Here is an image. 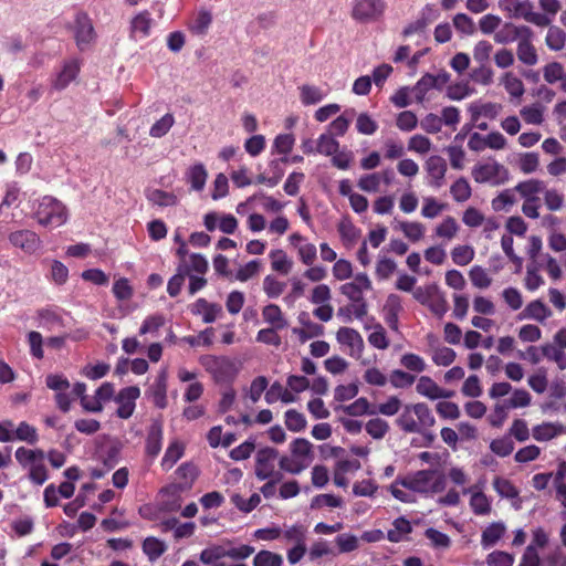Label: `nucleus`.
I'll return each mask as SVG.
<instances>
[{"label": "nucleus", "instance_id": "f257e3e1", "mask_svg": "<svg viewBox=\"0 0 566 566\" xmlns=\"http://www.w3.org/2000/svg\"><path fill=\"white\" fill-rule=\"evenodd\" d=\"M34 218L43 227L57 228L69 218L66 206L52 196H44L38 205Z\"/></svg>", "mask_w": 566, "mask_h": 566}, {"label": "nucleus", "instance_id": "f03ea898", "mask_svg": "<svg viewBox=\"0 0 566 566\" xmlns=\"http://www.w3.org/2000/svg\"><path fill=\"white\" fill-rule=\"evenodd\" d=\"M199 361L217 381L232 380L238 373L235 364L226 356L203 355Z\"/></svg>", "mask_w": 566, "mask_h": 566}, {"label": "nucleus", "instance_id": "7ed1b4c3", "mask_svg": "<svg viewBox=\"0 0 566 566\" xmlns=\"http://www.w3.org/2000/svg\"><path fill=\"white\" fill-rule=\"evenodd\" d=\"M472 177L479 184L500 186L509 181L510 171L502 164L493 161L474 166Z\"/></svg>", "mask_w": 566, "mask_h": 566}, {"label": "nucleus", "instance_id": "20e7f679", "mask_svg": "<svg viewBox=\"0 0 566 566\" xmlns=\"http://www.w3.org/2000/svg\"><path fill=\"white\" fill-rule=\"evenodd\" d=\"M386 10L384 0H357L352 10V17L358 22L368 23L380 19Z\"/></svg>", "mask_w": 566, "mask_h": 566}, {"label": "nucleus", "instance_id": "39448f33", "mask_svg": "<svg viewBox=\"0 0 566 566\" xmlns=\"http://www.w3.org/2000/svg\"><path fill=\"white\" fill-rule=\"evenodd\" d=\"M279 458V451L274 448L265 447L258 450L255 455V476L261 480H268L274 474L275 461Z\"/></svg>", "mask_w": 566, "mask_h": 566}, {"label": "nucleus", "instance_id": "423d86ee", "mask_svg": "<svg viewBox=\"0 0 566 566\" xmlns=\"http://www.w3.org/2000/svg\"><path fill=\"white\" fill-rule=\"evenodd\" d=\"M75 41L81 51L86 50L95 40V31L86 13L80 12L75 18Z\"/></svg>", "mask_w": 566, "mask_h": 566}, {"label": "nucleus", "instance_id": "0eeeda50", "mask_svg": "<svg viewBox=\"0 0 566 566\" xmlns=\"http://www.w3.org/2000/svg\"><path fill=\"white\" fill-rule=\"evenodd\" d=\"M10 243L27 254H33L42 244L40 237L31 230H18L9 234Z\"/></svg>", "mask_w": 566, "mask_h": 566}, {"label": "nucleus", "instance_id": "6e6552de", "mask_svg": "<svg viewBox=\"0 0 566 566\" xmlns=\"http://www.w3.org/2000/svg\"><path fill=\"white\" fill-rule=\"evenodd\" d=\"M436 471L433 470H420L412 475L398 478L396 480V483L413 492L428 493L429 483L432 481Z\"/></svg>", "mask_w": 566, "mask_h": 566}, {"label": "nucleus", "instance_id": "1a4fd4ad", "mask_svg": "<svg viewBox=\"0 0 566 566\" xmlns=\"http://www.w3.org/2000/svg\"><path fill=\"white\" fill-rule=\"evenodd\" d=\"M426 169L430 177V185L434 188H441L444 185L448 169L446 159L438 155L430 156L426 161Z\"/></svg>", "mask_w": 566, "mask_h": 566}, {"label": "nucleus", "instance_id": "9d476101", "mask_svg": "<svg viewBox=\"0 0 566 566\" xmlns=\"http://www.w3.org/2000/svg\"><path fill=\"white\" fill-rule=\"evenodd\" d=\"M290 451L297 463L305 465V469H307L314 460L313 444L304 438L294 439L290 444Z\"/></svg>", "mask_w": 566, "mask_h": 566}, {"label": "nucleus", "instance_id": "9b49d317", "mask_svg": "<svg viewBox=\"0 0 566 566\" xmlns=\"http://www.w3.org/2000/svg\"><path fill=\"white\" fill-rule=\"evenodd\" d=\"M336 338L338 343L349 347L352 356H360L364 349V340L357 331L350 327H340L337 331Z\"/></svg>", "mask_w": 566, "mask_h": 566}, {"label": "nucleus", "instance_id": "f8f14e48", "mask_svg": "<svg viewBox=\"0 0 566 566\" xmlns=\"http://www.w3.org/2000/svg\"><path fill=\"white\" fill-rule=\"evenodd\" d=\"M524 35L531 38L532 30L528 27H516L512 23H506L500 31L495 32L494 41L499 44H507L522 39Z\"/></svg>", "mask_w": 566, "mask_h": 566}, {"label": "nucleus", "instance_id": "ddd939ff", "mask_svg": "<svg viewBox=\"0 0 566 566\" xmlns=\"http://www.w3.org/2000/svg\"><path fill=\"white\" fill-rule=\"evenodd\" d=\"M161 440H163V422L160 419H154L148 429L147 439H146V453L147 455L155 458L159 454L161 450Z\"/></svg>", "mask_w": 566, "mask_h": 566}, {"label": "nucleus", "instance_id": "4468645a", "mask_svg": "<svg viewBox=\"0 0 566 566\" xmlns=\"http://www.w3.org/2000/svg\"><path fill=\"white\" fill-rule=\"evenodd\" d=\"M78 72L80 63L77 60L65 62L62 71L57 74L52 84L53 87L59 91L64 90L73 80L76 78Z\"/></svg>", "mask_w": 566, "mask_h": 566}, {"label": "nucleus", "instance_id": "2eb2a0df", "mask_svg": "<svg viewBox=\"0 0 566 566\" xmlns=\"http://www.w3.org/2000/svg\"><path fill=\"white\" fill-rule=\"evenodd\" d=\"M499 4L514 18H523L525 21L533 9L530 0H500Z\"/></svg>", "mask_w": 566, "mask_h": 566}, {"label": "nucleus", "instance_id": "dca6fc26", "mask_svg": "<svg viewBox=\"0 0 566 566\" xmlns=\"http://www.w3.org/2000/svg\"><path fill=\"white\" fill-rule=\"evenodd\" d=\"M517 59L525 65L533 66L537 63L538 56L535 46L531 42V38L524 35L516 50Z\"/></svg>", "mask_w": 566, "mask_h": 566}, {"label": "nucleus", "instance_id": "f3484780", "mask_svg": "<svg viewBox=\"0 0 566 566\" xmlns=\"http://www.w3.org/2000/svg\"><path fill=\"white\" fill-rule=\"evenodd\" d=\"M212 23V14L206 9H200L188 23V29L196 35H205Z\"/></svg>", "mask_w": 566, "mask_h": 566}, {"label": "nucleus", "instance_id": "a211bd4d", "mask_svg": "<svg viewBox=\"0 0 566 566\" xmlns=\"http://www.w3.org/2000/svg\"><path fill=\"white\" fill-rule=\"evenodd\" d=\"M396 424L406 433H421L411 405H406L402 412L396 419Z\"/></svg>", "mask_w": 566, "mask_h": 566}, {"label": "nucleus", "instance_id": "6ab92c4d", "mask_svg": "<svg viewBox=\"0 0 566 566\" xmlns=\"http://www.w3.org/2000/svg\"><path fill=\"white\" fill-rule=\"evenodd\" d=\"M195 314H202L205 323H213L218 315L222 313V307L217 303H209L205 298H199L193 305Z\"/></svg>", "mask_w": 566, "mask_h": 566}, {"label": "nucleus", "instance_id": "aec40b11", "mask_svg": "<svg viewBox=\"0 0 566 566\" xmlns=\"http://www.w3.org/2000/svg\"><path fill=\"white\" fill-rule=\"evenodd\" d=\"M14 457L22 468L29 469L36 461H44L45 453L41 449H27L24 447H20L15 450Z\"/></svg>", "mask_w": 566, "mask_h": 566}, {"label": "nucleus", "instance_id": "412c9836", "mask_svg": "<svg viewBox=\"0 0 566 566\" xmlns=\"http://www.w3.org/2000/svg\"><path fill=\"white\" fill-rule=\"evenodd\" d=\"M262 316L264 322L270 324L272 328L283 329L287 326V321L284 318L283 313L279 305L269 304L263 307Z\"/></svg>", "mask_w": 566, "mask_h": 566}, {"label": "nucleus", "instance_id": "4be33fe9", "mask_svg": "<svg viewBox=\"0 0 566 566\" xmlns=\"http://www.w3.org/2000/svg\"><path fill=\"white\" fill-rule=\"evenodd\" d=\"M394 528L387 532V538L391 543H399L406 538L412 532L410 522L403 516L397 517L392 522Z\"/></svg>", "mask_w": 566, "mask_h": 566}, {"label": "nucleus", "instance_id": "5701e85b", "mask_svg": "<svg viewBox=\"0 0 566 566\" xmlns=\"http://www.w3.org/2000/svg\"><path fill=\"white\" fill-rule=\"evenodd\" d=\"M545 182L539 179H530L518 182L514 190L517 191L522 198H537L536 195L545 190Z\"/></svg>", "mask_w": 566, "mask_h": 566}, {"label": "nucleus", "instance_id": "b1692460", "mask_svg": "<svg viewBox=\"0 0 566 566\" xmlns=\"http://www.w3.org/2000/svg\"><path fill=\"white\" fill-rule=\"evenodd\" d=\"M411 408L417 418V422L420 424L421 434H424L426 429L434 426L436 419L430 408L423 402L413 403Z\"/></svg>", "mask_w": 566, "mask_h": 566}, {"label": "nucleus", "instance_id": "393cba45", "mask_svg": "<svg viewBox=\"0 0 566 566\" xmlns=\"http://www.w3.org/2000/svg\"><path fill=\"white\" fill-rule=\"evenodd\" d=\"M505 530V525L502 522H494L490 524L482 533V546L488 548L495 545L497 541L504 535Z\"/></svg>", "mask_w": 566, "mask_h": 566}, {"label": "nucleus", "instance_id": "a878e982", "mask_svg": "<svg viewBox=\"0 0 566 566\" xmlns=\"http://www.w3.org/2000/svg\"><path fill=\"white\" fill-rule=\"evenodd\" d=\"M551 315V310L541 300L532 301L523 311L524 317L533 318L538 322H544Z\"/></svg>", "mask_w": 566, "mask_h": 566}, {"label": "nucleus", "instance_id": "bb28decb", "mask_svg": "<svg viewBox=\"0 0 566 566\" xmlns=\"http://www.w3.org/2000/svg\"><path fill=\"white\" fill-rule=\"evenodd\" d=\"M501 83L504 85L506 92L514 98H520L525 93V87L523 82L515 76L512 72H506L502 78Z\"/></svg>", "mask_w": 566, "mask_h": 566}, {"label": "nucleus", "instance_id": "cd10ccee", "mask_svg": "<svg viewBox=\"0 0 566 566\" xmlns=\"http://www.w3.org/2000/svg\"><path fill=\"white\" fill-rule=\"evenodd\" d=\"M153 19L148 11H143L135 15L130 21V33L140 32L144 36H148L150 33Z\"/></svg>", "mask_w": 566, "mask_h": 566}, {"label": "nucleus", "instance_id": "c85d7f7f", "mask_svg": "<svg viewBox=\"0 0 566 566\" xmlns=\"http://www.w3.org/2000/svg\"><path fill=\"white\" fill-rule=\"evenodd\" d=\"M436 90L433 74L426 73L411 88L418 103H423L426 95L430 90Z\"/></svg>", "mask_w": 566, "mask_h": 566}, {"label": "nucleus", "instance_id": "c756f323", "mask_svg": "<svg viewBox=\"0 0 566 566\" xmlns=\"http://www.w3.org/2000/svg\"><path fill=\"white\" fill-rule=\"evenodd\" d=\"M208 174L202 164L193 165L187 172V178L193 190L200 191L206 185Z\"/></svg>", "mask_w": 566, "mask_h": 566}, {"label": "nucleus", "instance_id": "7c9ffc66", "mask_svg": "<svg viewBox=\"0 0 566 566\" xmlns=\"http://www.w3.org/2000/svg\"><path fill=\"white\" fill-rule=\"evenodd\" d=\"M397 229L401 230L406 238H408L412 242H417L422 239L424 234V226L420 222H408L400 221L396 226Z\"/></svg>", "mask_w": 566, "mask_h": 566}, {"label": "nucleus", "instance_id": "2f4dec72", "mask_svg": "<svg viewBox=\"0 0 566 566\" xmlns=\"http://www.w3.org/2000/svg\"><path fill=\"white\" fill-rule=\"evenodd\" d=\"M167 381L165 373H161L153 388V401L156 407L164 409L167 406Z\"/></svg>", "mask_w": 566, "mask_h": 566}, {"label": "nucleus", "instance_id": "473e14b6", "mask_svg": "<svg viewBox=\"0 0 566 566\" xmlns=\"http://www.w3.org/2000/svg\"><path fill=\"white\" fill-rule=\"evenodd\" d=\"M143 551L148 556L149 560H156L166 551V545L163 541L156 537H147L143 542Z\"/></svg>", "mask_w": 566, "mask_h": 566}, {"label": "nucleus", "instance_id": "72a5a7b5", "mask_svg": "<svg viewBox=\"0 0 566 566\" xmlns=\"http://www.w3.org/2000/svg\"><path fill=\"white\" fill-rule=\"evenodd\" d=\"M272 269L282 274H287L292 270L293 262L287 258L283 250H273L270 253Z\"/></svg>", "mask_w": 566, "mask_h": 566}, {"label": "nucleus", "instance_id": "f704fd0d", "mask_svg": "<svg viewBox=\"0 0 566 566\" xmlns=\"http://www.w3.org/2000/svg\"><path fill=\"white\" fill-rule=\"evenodd\" d=\"M342 408L348 416H352V417L376 413V409H371L369 401L364 397H360L357 400H355L353 403L342 407Z\"/></svg>", "mask_w": 566, "mask_h": 566}, {"label": "nucleus", "instance_id": "c9c22d12", "mask_svg": "<svg viewBox=\"0 0 566 566\" xmlns=\"http://www.w3.org/2000/svg\"><path fill=\"white\" fill-rule=\"evenodd\" d=\"M224 557H228V548L221 545L209 546L200 554V560L206 565L214 564Z\"/></svg>", "mask_w": 566, "mask_h": 566}, {"label": "nucleus", "instance_id": "e433bc0d", "mask_svg": "<svg viewBox=\"0 0 566 566\" xmlns=\"http://www.w3.org/2000/svg\"><path fill=\"white\" fill-rule=\"evenodd\" d=\"M566 41V33L558 27H551L546 34V45L553 51H560Z\"/></svg>", "mask_w": 566, "mask_h": 566}, {"label": "nucleus", "instance_id": "4c0bfd02", "mask_svg": "<svg viewBox=\"0 0 566 566\" xmlns=\"http://www.w3.org/2000/svg\"><path fill=\"white\" fill-rule=\"evenodd\" d=\"M562 349L553 344H545L541 347L543 356L555 361L558 368L564 370L566 368V354Z\"/></svg>", "mask_w": 566, "mask_h": 566}, {"label": "nucleus", "instance_id": "58836bf2", "mask_svg": "<svg viewBox=\"0 0 566 566\" xmlns=\"http://www.w3.org/2000/svg\"><path fill=\"white\" fill-rule=\"evenodd\" d=\"M459 230V226L453 217H446L443 221L437 226L436 235L447 240L453 239Z\"/></svg>", "mask_w": 566, "mask_h": 566}, {"label": "nucleus", "instance_id": "ea45409f", "mask_svg": "<svg viewBox=\"0 0 566 566\" xmlns=\"http://www.w3.org/2000/svg\"><path fill=\"white\" fill-rule=\"evenodd\" d=\"M147 199L159 207L174 206L177 202V197L171 192H166L160 189H154L147 192Z\"/></svg>", "mask_w": 566, "mask_h": 566}, {"label": "nucleus", "instance_id": "a19ab883", "mask_svg": "<svg viewBox=\"0 0 566 566\" xmlns=\"http://www.w3.org/2000/svg\"><path fill=\"white\" fill-rule=\"evenodd\" d=\"M339 144L331 134H323L316 142V153L325 156H332L337 153Z\"/></svg>", "mask_w": 566, "mask_h": 566}, {"label": "nucleus", "instance_id": "79ce46f5", "mask_svg": "<svg viewBox=\"0 0 566 566\" xmlns=\"http://www.w3.org/2000/svg\"><path fill=\"white\" fill-rule=\"evenodd\" d=\"M439 386L428 376H421L417 382L416 390L419 395L436 400Z\"/></svg>", "mask_w": 566, "mask_h": 566}, {"label": "nucleus", "instance_id": "37998d69", "mask_svg": "<svg viewBox=\"0 0 566 566\" xmlns=\"http://www.w3.org/2000/svg\"><path fill=\"white\" fill-rule=\"evenodd\" d=\"M365 429L370 437L379 440L389 431V424L381 418H374L366 423Z\"/></svg>", "mask_w": 566, "mask_h": 566}, {"label": "nucleus", "instance_id": "c03bdc74", "mask_svg": "<svg viewBox=\"0 0 566 566\" xmlns=\"http://www.w3.org/2000/svg\"><path fill=\"white\" fill-rule=\"evenodd\" d=\"M306 419L303 413L295 409H290L285 412V426L293 432H300L306 427Z\"/></svg>", "mask_w": 566, "mask_h": 566}, {"label": "nucleus", "instance_id": "a18cd8bd", "mask_svg": "<svg viewBox=\"0 0 566 566\" xmlns=\"http://www.w3.org/2000/svg\"><path fill=\"white\" fill-rule=\"evenodd\" d=\"M282 556L270 551H260L253 559V566H282Z\"/></svg>", "mask_w": 566, "mask_h": 566}, {"label": "nucleus", "instance_id": "49530a36", "mask_svg": "<svg viewBox=\"0 0 566 566\" xmlns=\"http://www.w3.org/2000/svg\"><path fill=\"white\" fill-rule=\"evenodd\" d=\"M453 199L458 202H464L471 197V187L463 177L459 178L450 188Z\"/></svg>", "mask_w": 566, "mask_h": 566}, {"label": "nucleus", "instance_id": "de8ad7c7", "mask_svg": "<svg viewBox=\"0 0 566 566\" xmlns=\"http://www.w3.org/2000/svg\"><path fill=\"white\" fill-rule=\"evenodd\" d=\"M452 261L461 266L469 264L474 258V250L470 245H457L451 251Z\"/></svg>", "mask_w": 566, "mask_h": 566}, {"label": "nucleus", "instance_id": "09e8293b", "mask_svg": "<svg viewBox=\"0 0 566 566\" xmlns=\"http://www.w3.org/2000/svg\"><path fill=\"white\" fill-rule=\"evenodd\" d=\"M14 439L35 444L39 440L36 429L27 422H21L13 433Z\"/></svg>", "mask_w": 566, "mask_h": 566}, {"label": "nucleus", "instance_id": "8fccbe9b", "mask_svg": "<svg viewBox=\"0 0 566 566\" xmlns=\"http://www.w3.org/2000/svg\"><path fill=\"white\" fill-rule=\"evenodd\" d=\"M40 326L51 331L56 326H63L62 317L54 311L41 310L38 313Z\"/></svg>", "mask_w": 566, "mask_h": 566}, {"label": "nucleus", "instance_id": "3c124183", "mask_svg": "<svg viewBox=\"0 0 566 566\" xmlns=\"http://www.w3.org/2000/svg\"><path fill=\"white\" fill-rule=\"evenodd\" d=\"M300 92L301 102L304 105L317 104L323 99V94L316 86L305 84L300 87Z\"/></svg>", "mask_w": 566, "mask_h": 566}, {"label": "nucleus", "instance_id": "603ef678", "mask_svg": "<svg viewBox=\"0 0 566 566\" xmlns=\"http://www.w3.org/2000/svg\"><path fill=\"white\" fill-rule=\"evenodd\" d=\"M286 284L277 281L272 275H266L263 280V291L270 298L279 297L285 290Z\"/></svg>", "mask_w": 566, "mask_h": 566}, {"label": "nucleus", "instance_id": "864d4df0", "mask_svg": "<svg viewBox=\"0 0 566 566\" xmlns=\"http://www.w3.org/2000/svg\"><path fill=\"white\" fill-rule=\"evenodd\" d=\"M470 505L476 515H486L491 512V504L486 495L482 492L472 494Z\"/></svg>", "mask_w": 566, "mask_h": 566}, {"label": "nucleus", "instance_id": "5fc2aeb1", "mask_svg": "<svg viewBox=\"0 0 566 566\" xmlns=\"http://www.w3.org/2000/svg\"><path fill=\"white\" fill-rule=\"evenodd\" d=\"M231 502L242 512L249 513L254 510L261 502L258 493H253L249 500L243 499L240 494H233Z\"/></svg>", "mask_w": 566, "mask_h": 566}, {"label": "nucleus", "instance_id": "6e6d98bb", "mask_svg": "<svg viewBox=\"0 0 566 566\" xmlns=\"http://www.w3.org/2000/svg\"><path fill=\"white\" fill-rule=\"evenodd\" d=\"M564 73H565L564 66L559 62H551V63L546 64L543 69L544 80L548 84H554L558 81L560 82Z\"/></svg>", "mask_w": 566, "mask_h": 566}, {"label": "nucleus", "instance_id": "4d7b16f0", "mask_svg": "<svg viewBox=\"0 0 566 566\" xmlns=\"http://www.w3.org/2000/svg\"><path fill=\"white\" fill-rule=\"evenodd\" d=\"M472 284L479 289H486L491 285L492 279L488 272L479 265L473 266L469 273Z\"/></svg>", "mask_w": 566, "mask_h": 566}, {"label": "nucleus", "instance_id": "13d9d810", "mask_svg": "<svg viewBox=\"0 0 566 566\" xmlns=\"http://www.w3.org/2000/svg\"><path fill=\"white\" fill-rule=\"evenodd\" d=\"M174 122L175 119L171 114L164 115L151 126L149 130L150 136L156 138L165 136L172 127Z\"/></svg>", "mask_w": 566, "mask_h": 566}, {"label": "nucleus", "instance_id": "bf43d9fd", "mask_svg": "<svg viewBox=\"0 0 566 566\" xmlns=\"http://www.w3.org/2000/svg\"><path fill=\"white\" fill-rule=\"evenodd\" d=\"M493 486L502 497L514 499L518 495L517 489L506 479L496 476Z\"/></svg>", "mask_w": 566, "mask_h": 566}, {"label": "nucleus", "instance_id": "052dcab7", "mask_svg": "<svg viewBox=\"0 0 566 566\" xmlns=\"http://www.w3.org/2000/svg\"><path fill=\"white\" fill-rule=\"evenodd\" d=\"M559 433L553 423H543L533 428V438L537 441H548Z\"/></svg>", "mask_w": 566, "mask_h": 566}, {"label": "nucleus", "instance_id": "680f3d73", "mask_svg": "<svg viewBox=\"0 0 566 566\" xmlns=\"http://www.w3.org/2000/svg\"><path fill=\"white\" fill-rule=\"evenodd\" d=\"M455 352L449 347H438L432 353V360L438 366H449L455 359Z\"/></svg>", "mask_w": 566, "mask_h": 566}, {"label": "nucleus", "instance_id": "e2e57ef3", "mask_svg": "<svg viewBox=\"0 0 566 566\" xmlns=\"http://www.w3.org/2000/svg\"><path fill=\"white\" fill-rule=\"evenodd\" d=\"M490 449L493 453L499 457H506L512 453L514 449V443L509 437H503L500 439H494L490 443Z\"/></svg>", "mask_w": 566, "mask_h": 566}, {"label": "nucleus", "instance_id": "0e129e2a", "mask_svg": "<svg viewBox=\"0 0 566 566\" xmlns=\"http://www.w3.org/2000/svg\"><path fill=\"white\" fill-rule=\"evenodd\" d=\"M453 25L459 32L465 35H472L475 32V24L473 20L465 13L455 14L453 18Z\"/></svg>", "mask_w": 566, "mask_h": 566}, {"label": "nucleus", "instance_id": "69168bd1", "mask_svg": "<svg viewBox=\"0 0 566 566\" xmlns=\"http://www.w3.org/2000/svg\"><path fill=\"white\" fill-rule=\"evenodd\" d=\"M389 380L395 388H405L411 386L415 382L416 377L403 370L395 369L391 371Z\"/></svg>", "mask_w": 566, "mask_h": 566}, {"label": "nucleus", "instance_id": "338daca9", "mask_svg": "<svg viewBox=\"0 0 566 566\" xmlns=\"http://www.w3.org/2000/svg\"><path fill=\"white\" fill-rule=\"evenodd\" d=\"M184 454L182 443L175 441L170 443L163 458V465L171 468Z\"/></svg>", "mask_w": 566, "mask_h": 566}, {"label": "nucleus", "instance_id": "774afa93", "mask_svg": "<svg viewBox=\"0 0 566 566\" xmlns=\"http://www.w3.org/2000/svg\"><path fill=\"white\" fill-rule=\"evenodd\" d=\"M514 558L511 554L502 551H495L488 555L489 566H512Z\"/></svg>", "mask_w": 566, "mask_h": 566}]
</instances>
